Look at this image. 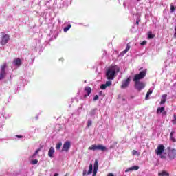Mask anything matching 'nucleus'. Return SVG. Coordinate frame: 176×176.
Segmentation results:
<instances>
[{"instance_id": "48", "label": "nucleus", "mask_w": 176, "mask_h": 176, "mask_svg": "<svg viewBox=\"0 0 176 176\" xmlns=\"http://www.w3.org/2000/svg\"><path fill=\"white\" fill-rule=\"evenodd\" d=\"M58 23H59V24H61V23H62V22H61V20L58 19Z\"/></svg>"}, {"instance_id": "22", "label": "nucleus", "mask_w": 176, "mask_h": 176, "mask_svg": "<svg viewBox=\"0 0 176 176\" xmlns=\"http://www.w3.org/2000/svg\"><path fill=\"white\" fill-rule=\"evenodd\" d=\"M72 27V25L69 23L67 27L64 28L63 29L64 32H67V31H69Z\"/></svg>"}, {"instance_id": "33", "label": "nucleus", "mask_w": 176, "mask_h": 176, "mask_svg": "<svg viewBox=\"0 0 176 176\" xmlns=\"http://www.w3.org/2000/svg\"><path fill=\"white\" fill-rule=\"evenodd\" d=\"M107 85L106 84H102L101 86H100V89H102V90H105V89H107Z\"/></svg>"}, {"instance_id": "14", "label": "nucleus", "mask_w": 176, "mask_h": 176, "mask_svg": "<svg viewBox=\"0 0 176 176\" xmlns=\"http://www.w3.org/2000/svg\"><path fill=\"white\" fill-rule=\"evenodd\" d=\"M140 169V166H131L130 168H128L126 170H125V173H129V171H137V170H139Z\"/></svg>"}, {"instance_id": "28", "label": "nucleus", "mask_w": 176, "mask_h": 176, "mask_svg": "<svg viewBox=\"0 0 176 176\" xmlns=\"http://www.w3.org/2000/svg\"><path fill=\"white\" fill-rule=\"evenodd\" d=\"M175 12V8L173 4L170 5V13H174Z\"/></svg>"}, {"instance_id": "45", "label": "nucleus", "mask_w": 176, "mask_h": 176, "mask_svg": "<svg viewBox=\"0 0 176 176\" xmlns=\"http://www.w3.org/2000/svg\"><path fill=\"white\" fill-rule=\"evenodd\" d=\"M107 176H115L113 173H109Z\"/></svg>"}, {"instance_id": "5", "label": "nucleus", "mask_w": 176, "mask_h": 176, "mask_svg": "<svg viewBox=\"0 0 176 176\" xmlns=\"http://www.w3.org/2000/svg\"><path fill=\"white\" fill-rule=\"evenodd\" d=\"M6 68H8L6 63L3 64L0 67V80H2L6 76Z\"/></svg>"}, {"instance_id": "30", "label": "nucleus", "mask_w": 176, "mask_h": 176, "mask_svg": "<svg viewBox=\"0 0 176 176\" xmlns=\"http://www.w3.org/2000/svg\"><path fill=\"white\" fill-rule=\"evenodd\" d=\"M91 124H93V121H91V120H88L87 127H90V126H91Z\"/></svg>"}, {"instance_id": "27", "label": "nucleus", "mask_w": 176, "mask_h": 176, "mask_svg": "<svg viewBox=\"0 0 176 176\" xmlns=\"http://www.w3.org/2000/svg\"><path fill=\"white\" fill-rule=\"evenodd\" d=\"M148 36L150 39H152V38H155V35L153 34H152V32H148Z\"/></svg>"}, {"instance_id": "35", "label": "nucleus", "mask_w": 176, "mask_h": 176, "mask_svg": "<svg viewBox=\"0 0 176 176\" xmlns=\"http://www.w3.org/2000/svg\"><path fill=\"white\" fill-rule=\"evenodd\" d=\"M127 52H129L128 50L125 49L122 52L120 53V56H124Z\"/></svg>"}, {"instance_id": "11", "label": "nucleus", "mask_w": 176, "mask_h": 176, "mask_svg": "<svg viewBox=\"0 0 176 176\" xmlns=\"http://www.w3.org/2000/svg\"><path fill=\"white\" fill-rule=\"evenodd\" d=\"M93 173V164H90L88 172L86 170H83L82 175H90Z\"/></svg>"}, {"instance_id": "46", "label": "nucleus", "mask_w": 176, "mask_h": 176, "mask_svg": "<svg viewBox=\"0 0 176 176\" xmlns=\"http://www.w3.org/2000/svg\"><path fill=\"white\" fill-rule=\"evenodd\" d=\"M130 13L132 16H134L135 13L133 11H130Z\"/></svg>"}, {"instance_id": "34", "label": "nucleus", "mask_w": 176, "mask_h": 176, "mask_svg": "<svg viewBox=\"0 0 176 176\" xmlns=\"http://www.w3.org/2000/svg\"><path fill=\"white\" fill-rule=\"evenodd\" d=\"M173 124H176V115L173 116V120H172Z\"/></svg>"}, {"instance_id": "49", "label": "nucleus", "mask_w": 176, "mask_h": 176, "mask_svg": "<svg viewBox=\"0 0 176 176\" xmlns=\"http://www.w3.org/2000/svg\"><path fill=\"white\" fill-rule=\"evenodd\" d=\"M54 176H58V173H55Z\"/></svg>"}, {"instance_id": "29", "label": "nucleus", "mask_w": 176, "mask_h": 176, "mask_svg": "<svg viewBox=\"0 0 176 176\" xmlns=\"http://www.w3.org/2000/svg\"><path fill=\"white\" fill-rule=\"evenodd\" d=\"M152 93H153V88H150L148 89V91H147V94L151 96V94H152Z\"/></svg>"}, {"instance_id": "16", "label": "nucleus", "mask_w": 176, "mask_h": 176, "mask_svg": "<svg viewBox=\"0 0 176 176\" xmlns=\"http://www.w3.org/2000/svg\"><path fill=\"white\" fill-rule=\"evenodd\" d=\"M166 101H167V94H164L162 96L160 104L164 105V104H166Z\"/></svg>"}, {"instance_id": "53", "label": "nucleus", "mask_w": 176, "mask_h": 176, "mask_svg": "<svg viewBox=\"0 0 176 176\" xmlns=\"http://www.w3.org/2000/svg\"><path fill=\"white\" fill-rule=\"evenodd\" d=\"M142 69V68H140V70Z\"/></svg>"}, {"instance_id": "39", "label": "nucleus", "mask_w": 176, "mask_h": 176, "mask_svg": "<svg viewBox=\"0 0 176 176\" xmlns=\"http://www.w3.org/2000/svg\"><path fill=\"white\" fill-rule=\"evenodd\" d=\"M140 45H141V46H144V45H146V41H144L143 42H142L140 43Z\"/></svg>"}, {"instance_id": "54", "label": "nucleus", "mask_w": 176, "mask_h": 176, "mask_svg": "<svg viewBox=\"0 0 176 176\" xmlns=\"http://www.w3.org/2000/svg\"><path fill=\"white\" fill-rule=\"evenodd\" d=\"M122 101H124V99H122Z\"/></svg>"}, {"instance_id": "2", "label": "nucleus", "mask_w": 176, "mask_h": 176, "mask_svg": "<svg viewBox=\"0 0 176 176\" xmlns=\"http://www.w3.org/2000/svg\"><path fill=\"white\" fill-rule=\"evenodd\" d=\"M165 147L163 144H160L155 149L157 156H160L161 159H166L167 154L164 153Z\"/></svg>"}, {"instance_id": "26", "label": "nucleus", "mask_w": 176, "mask_h": 176, "mask_svg": "<svg viewBox=\"0 0 176 176\" xmlns=\"http://www.w3.org/2000/svg\"><path fill=\"white\" fill-rule=\"evenodd\" d=\"M118 145V142H113V144L110 146V149H113Z\"/></svg>"}, {"instance_id": "18", "label": "nucleus", "mask_w": 176, "mask_h": 176, "mask_svg": "<svg viewBox=\"0 0 176 176\" xmlns=\"http://www.w3.org/2000/svg\"><path fill=\"white\" fill-rule=\"evenodd\" d=\"M174 134H175V131H172L170 134V140L172 141V142H176V140L174 136Z\"/></svg>"}, {"instance_id": "52", "label": "nucleus", "mask_w": 176, "mask_h": 176, "mask_svg": "<svg viewBox=\"0 0 176 176\" xmlns=\"http://www.w3.org/2000/svg\"><path fill=\"white\" fill-rule=\"evenodd\" d=\"M65 176H68V174H66Z\"/></svg>"}, {"instance_id": "7", "label": "nucleus", "mask_w": 176, "mask_h": 176, "mask_svg": "<svg viewBox=\"0 0 176 176\" xmlns=\"http://www.w3.org/2000/svg\"><path fill=\"white\" fill-rule=\"evenodd\" d=\"M135 82V89L138 90V91H141L142 89L145 87V84L142 81H134Z\"/></svg>"}, {"instance_id": "40", "label": "nucleus", "mask_w": 176, "mask_h": 176, "mask_svg": "<svg viewBox=\"0 0 176 176\" xmlns=\"http://www.w3.org/2000/svg\"><path fill=\"white\" fill-rule=\"evenodd\" d=\"M130 47H131L130 44L128 43V44L126 45V50L129 51V50H130Z\"/></svg>"}, {"instance_id": "10", "label": "nucleus", "mask_w": 176, "mask_h": 176, "mask_svg": "<svg viewBox=\"0 0 176 176\" xmlns=\"http://www.w3.org/2000/svg\"><path fill=\"white\" fill-rule=\"evenodd\" d=\"M130 78H126V80H124L122 81L121 89H126V87H129V85H130Z\"/></svg>"}, {"instance_id": "32", "label": "nucleus", "mask_w": 176, "mask_h": 176, "mask_svg": "<svg viewBox=\"0 0 176 176\" xmlns=\"http://www.w3.org/2000/svg\"><path fill=\"white\" fill-rule=\"evenodd\" d=\"M39 151H41V149H37L35 153L33 154L32 157H35V156H36V155H38V153H39Z\"/></svg>"}, {"instance_id": "37", "label": "nucleus", "mask_w": 176, "mask_h": 176, "mask_svg": "<svg viewBox=\"0 0 176 176\" xmlns=\"http://www.w3.org/2000/svg\"><path fill=\"white\" fill-rule=\"evenodd\" d=\"M32 164H38V160H34L32 161Z\"/></svg>"}, {"instance_id": "20", "label": "nucleus", "mask_w": 176, "mask_h": 176, "mask_svg": "<svg viewBox=\"0 0 176 176\" xmlns=\"http://www.w3.org/2000/svg\"><path fill=\"white\" fill-rule=\"evenodd\" d=\"M96 113H97V109H93L90 111L89 116L91 118H94V116H96Z\"/></svg>"}, {"instance_id": "50", "label": "nucleus", "mask_w": 176, "mask_h": 176, "mask_svg": "<svg viewBox=\"0 0 176 176\" xmlns=\"http://www.w3.org/2000/svg\"><path fill=\"white\" fill-rule=\"evenodd\" d=\"M137 1V2H140V1H141V0H136Z\"/></svg>"}, {"instance_id": "12", "label": "nucleus", "mask_w": 176, "mask_h": 176, "mask_svg": "<svg viewBox=\"0 0 176 176\" xmlns=\"http://www.w3.org/2000/svg\"><path fill=\"white\" fill-rule=\"evenodd\" d=\"M97 171H98V161L96 160L94 165V173L92 176L97 175Z\"/></svg>"}, {"instance_id": "36", "label": "nucleus", "mask_w": 176, "mask_h": 176, "mask_svg": "<svg viewBox=\"0 0 176 176\" xmlns=\"http://www.w3.org/2000/svg\"><path fill=\"white\" fill-rule=\"evenodd\" d=\"M127 52H129L128 50L125 49L122 52L120 53V56H124Z\"/></svg>"}, {"instance_id": "19", "label": "nucleus", "mask_w": 176, "mask_h": 176, "mask_svg": "<svg viewBox=\"0 0 176 176\" xmlns=\"http://www.w3.org/2000/svg\"><path fill=\"white\" fill-rule=\"evenodd\" d=\"M54 147H50L49 152H48V156L51 158L53 157V155L54 154Z\"/></svg>"}, {"instance_id": "4", "label": "nucleus", "mask_w": 176, "mask_h": 176, "mask_svg": "<svg viewBox=\"0 0 176 176\" xmlns=\"http://www.w3.org/2000/svg\"><path fill=\"white\" fill-rule=\"evenodd\" d=\"M146 76V70H143L140 72V74H135L133 78V82H138L144 79Z\"/></svg>"}, {"instance_id": "21", "label": "nucleus", "mask_w": 176, "mask_h": 176, "mask_svg": "<svg viewBox=\"0 0 176 176\" xmlns=\"http://www.w3.org/2000/svg\"><path fill=\"white\" fill-rule=\"evenodd\" d=\"M85 91L87 96H90V93H91V88L90 87H85Z\"/></svg>"}, {"instance_id": "51", "label": "nucleus", "mask_w": 176, "mask_h": 176, "mask_svg": "<svg viewBox=\"0 0 176 176\" xmlns=\"http://www.w3.org/2000/svg\"><path fill=\"white\" fill-rule=\"evenodd\" d=\"M84 82H85V83H87V80H85Z\"/></svg>"}, {"instance_id": "13", "label": "nucleus", "mask_w": 176, "mask_h": 176, "mask_svg": "<svg viewBox=\"0 0 176 176\" xmlns=\"http://www.w3.org/2000/svg\"><path fill=\"white\" fill-rule=\"evenodd\" d=\"M0 118H3V119H8V118H10V115L8 114L5 110H2L0 112Z\"/></svg>"}, {"instance_id": "42", "label": "nucleus", "mask_w": 176, "mask_h": 176, "mask_svg": "<svg viewBox=\"0 0 176 176\" xmlns=\"http://www.w3.org/2000/svg\"><path fill=\"white\" fill-rule=\"evenodd\" d=\"M149 94H146V98H145V100H148V98H149Z\"/></svg>"}, {"instance_id": "44", "label": "nucleus", "mask_w": 176, "mask_h": 176, "mask_svg": "<svg viewBox=\"0 0 176 176\" xmlns=\"http://www.w3.org/2000/svg\"><path fill=\"white\" fill-rule=\"evenodd\" d=\"M136 24H137L138 25V24H140V19H138L136 20Z\"/></svg>"}, {"instance_id": "3", "label": "nucleus", "mask_w": 176, "mask_h": 176, "mask_svg": "<svg viewBox=\"0 0 176 176\" xmlns=\"http://www.w3.org/2000/svg\"><path fill=\"white\" fill-rule=\"evenodd\" d=\"M89 151H102V152H105L107 151V147L102 144H93L89 147Z\"/></svg>"}, {"instance_id": "41", "label": "nucleus", "mask_w": 176, "mask_h": 176, "mask_svg": "<svg viewBox=\"0 0 176 176\" xmlns=\"http://www.w3.org/2000/svg\"><path fill=\"white\" fill-rule=\"evenodd\" d=\"M16 138H23V135H16Z\"/></svg>"}, {"instance_id": "43", "label": "nucleus", "mask_w": 176, "mask_h": 176, "mask_svg": "<svg viewBox=\"0 0 176 176\" xmlns=\"http://www.w3.org/2000/svg\"><path fill=\"white\" fill-rule=\"evenodd\" d=\"M174 38H176V28H175V33L173 34Z\"/></svg>"}, {"instance_id": "9", "label": "nucleus", "mask_w": 176, "mask_h": 176, "mask_svg": "<svg viewBox=\"0 0 176 176\" xmlns=\"http://www.w3.org/2000/svg\"><path fill=\"white\" fill-rule=\"evenodd\" d=\"M9 39H10L9 35L4 34L1 38V44L3 45H6V43L9 42Z\"/></svg>"}, {"instance_id": "1", "label": "nucleus", "mask_w": 176, "mask_h": 176, "mask_svg": "<svg viewBox=\"0 0 176 176\" xmlns=\"http://www.w3.org/2000/svg\"><path fill=\"white\" fill-rule=\"evenodd\" d=\"M120 69L119 67L117 66H113L107 70L106 72V76L109 80H113L115 79V75L116 72H119Z\"/></svg>"}, {"instance_id": "25", "label": "nucleus", "mask_w": 176, "mask_h": 176, "mask_svg": "<svg viewBox=\"0 0 176 176\" xmlns=\"http://www.w3.org/2000/svg\"><path fill=\"white\" fill-rule=\"evenodd\" d=\"M132 155L133 156H140V153L138 151H135V150H133L132 151Z\"/></svg>"}, {"instance_id": "55", "label": "nucleus", "mask_w": 176, "mask_h": 176, "mask_svg": "<svg viewBox=\"0 0 176 176\" xmlns=\"http://www.w3.org/2000/svg\"><path fill=\"white\" fill-rule=\"evenodd\" d=\"M60 60H63V58H60Z\"/></svg>"}, {"instance_id": "15", "label": "nucleus", "mask_w": 176, "mask_h": 176, "mask_svg": "<svg viewBox=\"0 0 176 176\" xmlns=\"http://www.w3.org/2000/svg\"><path fill=\"white\" fill-rule=\"evenodd\" d=\"M13 65H14L15 67H20V65H21V59L20 58H16L13 60L12 63Z\"/></svg>"}, {"instance_id": "47", "label": "nucleus", "mask_w": 176, "mask_h": 176, "mask_svg": "<svg viewBox=\"0 0 176 176\" xmlns=\"http://www.w3.org/2000/svg\"><path fill=\"white\" fill-rule=\"evenodd\" d=\"M99 95H100V96H102V91H100V92H99Z\"/></svg>"}, {"instance_id": "8", "label": "nucleus", "mask_w": 176, "mask_h": 176, "mask_svg": "<svg viewBox=\"0 0 176 176\" xmlns=\"http://www.w3.org/2000/svg\"><path fill=\"white\" fill-rule=\"evenodd\" d=\"M168 157L169 160H174V159L176 157V149L173 148L168 151Z\"/></svg>"}, {"instance_id": "6", "label": "nucleus", "mask_w": 176, "mask_h": 176, "mask_svg": "<svg viewBox=\"0 0 176 176\" xmlns=\"http://www.w3.org/2000/svg\"><path fill=\"white\" fill-rule=\"evenodd\" d=\"M69 149H71V142L69 141L65 142L63 145L61 152L68 153V152H69Z\"/></svg>"}, {"instance_id": "38", "label": "nucleus", "mask_w": 176, "mask_h": 176, "mask_svg": "<svg viewBox=\"0 0 176 176\" xmlns=\"http://www.w3.org/2000/svg\"><path fill=\"white\" fill-rule=\"evenodd\" d=\"M97 100H98V95H96V96L94 97V101H97Z\"/></svg>"}, {"instance_id": "23", "label": "nucleus", "mask_w": 176, "mask_h": 176, "mask_svg": "<svg viewBox=\"0 0 176 176\" xmlns=\"http://www.w3.org/2000/svg\"><path fill=\"white\" fill-rule=\"evenodd\" d=\"M61 146H63V143L58 142L56 144V148L57 151H60L61 149Z\"/></svg>"}, {"instance_id": "31", "label": "nucleus", "mask_w": 176, "mask_h": 176, "mask_svg": "<svg viewBox=\"0 0 176 176\" xmlns=\"http://www.w3.org/2000/svg\"><path fill=\"white\" fill-rule=\"evenodd\" d=\"M105 85L108 87L111 86V85H112V81H111V80L107 81Z\"/></svg>"}, {"instance_id": "17", "label": "nucleus", "mask_w": 176, "mask_h": 176, "mask_svg": "<svg viewBox=\"0 0 176 176\" xmlns=\"http://www.w3.org/2000/svg\"><path fill=\"white\" fill-rule=\"evenodd\" d=\"M157 113H162V115H166L167 113L164 111V107H158L157 109Z\"/></svg>"}, {"instance_id": "24", "label": "nucleus", "mask_w": 176, "mask_h": 176, "mask_svg": "<svg viewBox=\"0 0 176 176\" xmlns=\"http://www.w3.org/2000/svg\"><path fill=\"white\" fill-rule=\"evenodd\" d=\"M159 176H169L170 174H168V173L166 172V171H162V173H160L158 174Z\"/></svg>"}]
</instances>
